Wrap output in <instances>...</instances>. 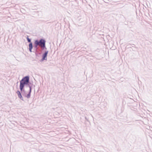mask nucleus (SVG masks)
Returning a JSON list of instances; mask_svg holds the SVG:
<instances>
[{"label": "nucleus", "instance_id": "obj_3", "mask_svg": "<svg viewBox=\"0 0 152 152\" xmlns=\"http://www.w3.org/2000/svg\"><path fill=\"white\" fill-rule=\"evenodd\" d=\"M48 53V52H46L43 55V58L42 59V60L43 61L44 60L47 59V56Z\"/></svg>", "mask_w": 152, "mask_h": 152}, {"label": "nucleus", "instance_id": "obj_1", "mask_svg": "<svg viewBox=\"0 0 152 152\" xmlns=\"http://www.w3.org/2000/svg\"><path fill=\"white\" fill-rule=\"evenodd\" d=\"M29 80V78L28 77H25L21 80L20 87L21 91L23 90L24 85L26 84H27L28 83Z\"/></svg>", "mask_w": 152, "mask_h": 152}, {"label": "nucleus", "instance_id": "obj_7", "mask_svg": "<svg viewBox=\"0 0 152 152\" xmlns=\"http://www.w3.org/2000/svg\"><path fill=\"white\" fill-rule=\"evenodd\" d=\"M27 39L28 41V42H30L31 41V40L30 39H29L28 37H27Z\"/></svg>", "mask_w": 152, "mask_h": 152}, {"label": "nucleus", "instance_id": "obj_4", "mask_svg": "<svg viewBox=\"0 0 152 152\" xmlns=\"http://www.w3.org/2000/svg\"><path fill=\"white\" fill-rule=\"evenodd\" d=\"M17 94L18 96V97L21 100H23V98L22 97L20 92L19 91H18Z\"/></svg>", "mask_w": 152, "mask_h": 152}, {"label": "nucleus", "instance_id": "obj_6", "mask_svg": "<svg viewBox=\"0 0 152 152\" xmlns=\"http://www.w3.org/2000/svg\"><path fill=\"white\" fill-rule=\"evenodd\" d=\"M31 88H30V91H29V93L26 96V97H27V98H29L30 97V93H31Z\"/></svg>", "mask_w": 152, "mask_h": 152}, {"label": "nucleus", "instance_id": "obj_2", "mask_svg": "<svg viewBox=\"0 0 152 152\" xmlns=\"http://www.w3.org/2000/svg\"><path fill=\"white\" fill-rule=\"evenodd\" d=\"M38 45L40 46L41 48H44L45 45V41L43 39H41L39 41L36 40L34 42L35 47H37Z\"/></svg>", "mask_w": 152, "mask_h": 152}, {"label": "nucleus", "instance_id": "obj_5", "mask_svg": "<svg viewBox=\"0 0 152 152\" xmlns=\"http://www.w3.org/2000/svg\"><path fill=\"white\" fill-rule=\"evenodd\" d=\"M29 50L30 52H31V50L32 48V45L31 43H30L29 45Z\"/></svg>", "mask_w": 152, "mask_h": 152}]
</instances>
